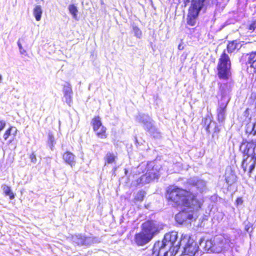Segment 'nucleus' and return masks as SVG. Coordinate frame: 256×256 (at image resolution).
<instances>
[{"label": "nucleus", "instance_id": "f257e3e1", "mask_svg": "<svg viewBox=\"0 0 256 256\" xmlns=\"http://www.w3.org/2000/svg\"><path fill=\"white\" fill-rule=\"evenodd\" d=\"M164 198L168 204L174 208L185 206L198 211L202 206V202L198 200L192 192L175 185L166 188Z\"/></svg>", "mask_w": 256, "mask_h": 256}, {"label": "nucleus", "instance_id": "f03ea898", "mask_svg": "<svg viewBox=\"0 0 256 256\" xmlns=\"http://www.w3.org/2000/svg\"><path fill=\"white\" fill-rule=\"evenodd\" d=\"M140 227V232L134 235V242L138 246L148 244L159 232V224L153 220H146Z\"/></svg>", "mask_w": 256, "mask_h": 256}, {"label": "nucleus", "instance_id": "7ed1b4c3", "mask_svg": "<svg viewBox=\"0 0 256 256\" xmlns=\"http://www.w3.org/2000/svg\"><path fill=\"white\" fill-rule=\"evenodd\" d=\"M231 240L224 234L215 236L212 238L207 240L205 242V249L211 252L220 253L226 250L230 246Z\"/></svg>", "mask_w": 256, "mask_h": 256}, {"label": "nucleus", "instance_id": "20e7f679", "mask_svg": "<svg viewBox=\"0 0 256 256\" xmlns=\"http://www.w3.org/2000/svg\"><path fill=\"white\" fill-rule=\"evenodd\" d=\"M191 2L187 16V24L194 26L197 18L201 10L205 12L208 6L212 3V0H188Z\"/></svg>", "mask_w": 256, "mask_h": 256}, {"label": "nucleus", "instance_id": "39448f33", "mask_svg": "<svg viewBox=\"0 0 256 256\" xmlns=\"http://www.w3.org/2000/svg\"><path fill=\"white\" fill-rule=\"evenodd\" d=\"M231 62L228 56L224 51L218 60L217 66L220 78L227 80L230 74Z\"/></svg>", "mask_w": 256, "mask_h": 256}, {"label": "nucleus", "instance_id": "423d86ee", "mask_svg": "<svg viewBox=\"0 0 256 256\" xmlns=\"http://www.w3.org/2000/svg\"><path fill=\"white\" fill-rule=\"evenodd\" d=\"M240 149L242 150L244 155L247 156L246 158L243 160L242 166L246 162L249 158H250V160H256V140H252L250 142L244 140Z\"/></svg>", "mask_w": 256, "mask_h": 256}, {"label": "nucleus", "instance_id": "0eeeda50", "mask_svg": "<svg viewBox=\"0 0 256 256\" xmlns=\"http://www.w3.org/2000/svg\"><path fill=\"white\" fill-rule=\"evenodd\" d=\"M72 244L75 246H88L98 243V240L94 236H86L82 234H78L72 237Z\"/></svg>", "mask_w": 256, "mask_h": 256}, {"label": "nucleus", "instance_id": "6e6552de", "mask_svg": "<svg viewBox=\"0 0 256 256\" xmlns=\"http://www.w3.org/2000/svg\"><path fill=\"white\" fill-rule=\"evenodd\" d=\"M92 124L94 132L96 136L101 138H104L106 137V128L102 126L100 116H96L92 120Z\"/></svg>", "mask_w": 256, "mask_h": 256}, {"label": "nucleus", "instance_id": "1a4fd4ad", "mask_svg": "<svg viewBox=\"0 0 256 256\" xmlns=\"http://www.w3.org/2000/svg\"><path fill=\"white\" fill-rule=\"evenodd\" d=\"M62 92L64 101L70 106L72 104L73 92L72 85L69 82H66L63 85Z\"/></svg>", "mask_w": 256, "mask_h": 256}, {"label": "nucleus", "instance_id": "9d476101", "mask_svg": "<svg viewBox=\"0 0 256 256\" xmlns=\"http://www.w3.org/2000/svg\"><path fill=\"white\" fill-rule=\"evenodd\" d=\"M193 214L192 212L182 210L176 215V220L178 224H183L188 220H190L193 218Z\"/></svg>", "mask_w": 256, "mask_h": 256}, {"label": "nucleus", "instance_id": "9b49d317", "mask_svg": "<svg viewBox=\"0 0 256 256\" xmlns=\"http://www.w3.org/2000/svg\"><path fill=\"white\" fill-rule=\"evenodd\" d=\"M228 103V101L226 102H220L216 110L217 120L220 123H223L224 122Z\"/></svg>", "mask_w": 256, "mask_h": 256}, {"label": "nucleus", "instance_id": "f8f14e48", "mask_svg": "<svg viewBox=\"0 0 256 256\" xmlns=\"http://www.w3.org/2000/svg\"><path fill=\"white\" fill-rule=\"evenodd\" d=\"M18 132L17 128L14 126H11L8 129L4 134V140H7L8 138H10L9 142H12L15 138Z\"/></svg>", "mask_w": 256, "mask_h": 256}, {"label": "nucleus", "instance_id": "ddd939ff", "mask_svg": "<svg viewBox=\"0 0 256 256\" xmlns=\"http://www.w3.org/2000/svg\"><path fill=\"white\" fill-rule=\"evenodd\" d=\"M146 168V172L142 176H158L156 174L157 169L154 168V162H148Z\"/></svg>", "mask_w": 256, "mask_h": 256}, {"label": "nucleus", "instance_id": "4468645a", "mask_svg": "<svg viewBox=\"0 0 256 256\" xmlns=\"http://www.w3.org/2000/svg\"><path fill=\"white\" fill-rule=\"evenodd\" d=\"M190 185L195 186L197 190L200 193L202 192L206 189V182L202 180H197L192 182Z\"/></svg>", "mask_w": 256, "mask_h": 256}, {"label": "nucleus", "instance_id": "2eb2a0df", "mask_svg": "<svg viewBox=\"0 0 256 256\" xmlns=\"http://www.w3.org/2000/svg\"><path fill=\"white\" fill-rule=\"evenodd\" d=\"M146 193L144 190H139L135 194L132 200V202L134 204H136L138 202H142L144 200V198L146 196Z\"/></svg>", "mask_w": 256, "mask_h": 256}, {"label": "nucleus", "instance_id": "dca6fc26", "mask_svg": "<svg viewBox=\"0 0 256 256\" xmlns=\"http://www.w3.org/2000/svg\"><path fill=\"white\" fill-rule=\"evenodd\" d=\"M150 118L148 114L140 113L136 116V122L141 123L143 126L148 120H150Z\"/></svg>", "mask_w": 256, "mask_h": 256}, {"label": "nucleus", "instance_id": "f3484780", "mask_svg": "<svg viewBox=\"0 0 256 256\" xmlns=\"http://www.w3.org/2000/svg\"><path fill=\"white\" fill-rule=\"evenodd\" d=\"M213 121L209 116H207L202 120V124L206 127V130L208 132H210V129L212 127Z\"/></svg>", "mask_w": 256, "mask_h": 256}, {"label": "nucleus", "instance_id": "a211bd4d", "mask_svg": "<svg viewBox=\"0 0 256 256\" xmlns=\"http://www.w3.org/2000/svg\"><path fill=\"white\" fill-rule=\"evenodd\" d=\"M63 159L67 164L71 166L74 163V156L70 152H65L63 154Z\"/></svg>", "mask_w": 256, "mask_h": 256}, {"label": "nucleus", "instance_id": "6ab92c4d", "mask_svg": "<svg viewBox=\"0 0 256 256\" xmlns=\"http://www.w3.org/2000/svg\"><path fill=\"white\" fill-rule=\"evenodd\" d=\"M116 156L111 152H108L104 157L105 166L108 164H114Z\"/></svg>", "mask_w": 256, "mask_h": 256}, {"label": "nucleus", "instance_id": "aec40b11", "mask_svg": "<svg viewBox=\"0 0 256 256\" xmlns=\"http://www.w3.org/2000/svg\"><path fill=\"white\" fill-rule=\"evenodd\" d=\"M2 190L4 195L8 196L10 200H13L15 198V194L12 191L10 186L4 185Z\"/></svg>", "mask_w": 256, "mask_h": 256}, {"label": "nucleus", "instance_id": "412c9836", "mask_svg": "<svg viewBox=\"0 0 256 256\" xmlns=\"http://www.w3.org/2000/svg\"><path fill=\"white\" fill-rule=\"evenodd\" d=\"M42 12L41 6H36L34 9L33 14L37 21L40 20Z\"/></svg>", "mask_w": 256, "mask_h": 256}, {"label": "nucleus", "instance_id": "4be33fe9", "mask_svg": "<svg viewBox=\"0 0 256 256\" xmlns=\"http://www.w3.org/2000/svg\"><path fill=\"white\" fill-rule=\"evenodd\" d=\"M239 45L240 44L238 43L236 40L229 42L227 46V50L228 52L232 53L236 49H238Z\"/></svg>", "mask_w": 256, "mask_h": 256}, {"label": "nucleus", "instance_id": "5701e85b", "mask_svg": "<svg viewBox=\"0 0 256 256\" xmlns=\"http://www.w3.org/2000/svg\"><path fill=\"white\" fill-rule=\"evenodd\" d=\"M256 128V122H249L246 126V132L249 134L254 136V128Z\"/></svg>", "mask_w": 256, "mask_h": 256}, {"label": "nucleus", "instance_id": "b1692460", "mask_svg": "<svg viewBox=\"0 0 256 256\" xmlns=\"http://www.w3.org/2000/svg\"><path fill=\"white\" fill-rule=\"evenodd\" d=\"M68 10L70 14L72 16V18L76 20H78V8L74 4H70L68 7Z\"/></svg>", "mask_w": 256, "mask_h": 256}, {"label": "nucleus", "instance_id": "393cba45", "mask_svg": "<svg viewBox=\"0 0 256 256\" xmlns=\"http://www.w3.org/2000/svg\"><path fill=\"white\" fill-rule=\"evenodd\" d=\"M142 126L144 130L148 132L152 131V130H154V127L155 126L154 122L150 118V120H148Z\"/></svg>", "mask_w": 256, "mask_h": 256}, {"label": "nucleus", "instance_id": "a878e982", "mask_svg": "<svg viewBox=\"0 0 256 256\" xmlns=\"http://www.w3.org/2000/svg\"><path fill=\"white\" fill-rule=\"evenodd\" d=\"M54 144L55 140L54 136L52 133L49 132L48 134V145L51 150H52Z\"/></svg>", "mask_w": 256, "mask_h": 256}, {"label": "nucleus", "instance_id": "bb28decb", "mask_svg": "<svg viewBox=\"0 0 256 256\" xmlns=\"http://www.w3.org/2000/svg\"><path fill=\"white\" fill-rule=\"evenodd\" d=\"M149 134L155 138H160L161 137V133L160 130L156 127H154V130L150 131Z\"/></svg>", "mask_w": 256, "mask_h": 256}, {"label": "nucleus", "instance_id": "cd10ccee", "mask_svg": "<svg viewBox=\"0 0 256 256\" xmlns=\"http://www.w3.org/2000/svg\"><path fill=\"white\" fill-rule=\"evenodd\" d=\"M132 32L135 36L138 38H140L142 35L141 30L135 25H132Z\"/></svg>", "mask_w": 256, "mask_h": 256}, {"label": "nucleus", "instance_id": "c85d7f7f", "mask_svg": "<svg viewBox=\"0 0 256 256\" xmlns=\"http://www.w3.org/2000/svg\"><path fill=\"white\" fill-rule=\"evenodd\" d=\"M236 172L230 166H228L226 168L225 176H234Z\"/></svg>", "mask_w": 256, "mask_h": 256}, {"label": "nucleus", "instance_id": "c756f323", "mask_svg": "<svg viewBox=\"0 0 256 256\" xmlns=\"http://www.w3.org/2000/svg\"><path fill=\"white\" fill-rule=\"evenodd\" d=\"M17 44H18V48H19V50H20V53L21 54H26V50H24L23 48H22V44H20V40H19L18 41Z\"/></svg>", "mask_w": 256, "mask_h": 256}, {"label": "nucleus", "instance_id": "7c9ffc66", "mask_svg": "<svg viewBox=\"0 0 256 256\" xmlns=\"http://www.w3.org/2000/svg\"><path fill=\"white\" fill-rule=\"evenodd\" d=\"M212 126L214 127V134H212V136L214 137L215 135V134L218 133L220 132V128L216 125V124L215 122H213Z\"/></svg>", "mask_w": 256, "mask_h": 256}, {"label": "nucleus", "instance_id": "2f4dec72", "mask_svg": "<svg viewBox=\"0 0 256 256\" xmlns=\"http://www.w3.org/2000/svg\"><path fill=\"white\" fill-rule=\"evenodd\" d=\"M243 200L242 197H238L236 198L235 201V204L236 206L241 205L243 203Z\"/></svg>", "mask_w": 256, "mask_h": 256}, {"label": "nucleus", "instance_id": "473e14b6", "mask_svg": "<svg viewBox=\"0 0 256 256\" xmlns=\"http://www.w3.org/2000/svg\"><path fill=\"white\" fill-rule=\"evenodd\" d=\"M30 158L32 163L35 164L36 162V154L34 153H32L30 156Z\"/></svg>", "mask_w": 256, "mask_h": 256}, {"label": "nucleus", "instance_id": "72a5a7b5", "mask_svg": "<svg viewBox=\"0 0 256 256\" xmlns=\"http://www.w3.org/2000/svg\"><path fill=\"white\" fill-rule=\"evenodd\" d=\"M249 30L254 31L256 30V22L252 23L249 26Z\"/></svg>", "mask_w": 256, "mask_h": 256}, {"label": "nucleus", "instance_id": "f704fd0d", "mask_svg": "<svg viewBox=\"0 0 256 256\" xmlns=\"http://www.w3.org/2000/svg\"><path fill=\"white\" fill-rule=\"evenodd\" d=\"M6 123L4 120H0V131L2 130L5 127Z\"/></svg>", "mask_w": 256, "mask_h": 256}, {"label": "nucleus", "instance_id": "c9c22d12", "mask_svg": "<svg viewBox=\"0 0 256 256\" xmlns=\"http://www.w3.org/2000/svg\"><path fill=\"white\" fill-rule=\"evenodd\" d=\"M116 168L115 167L113 168V173L112 174L116 175V174L115 173V171L116 170Z\"/></svg>", "mask_w": 256, "mask_h": 256}, {"label": "nucleus", "instance_id": "e433bc0d", "mask_svg": "<svg viewBox=\"0 0 256 256\" xmlns=\"http://www.w3.org/2000/svg\"><path fill=\"white\" fill-rule=\"evenodd\" d=\"M2 76L0 74V84L2 82Z\"/></svg>", "mask_w": 256, "mask_h": 256}, {"label": "nucleus", "instance_id": "4c0bfd02", "mask_svg": "<svg viewBox=\"0 0 256 256\" xmlns=\"http://www.w3.org/2000/svg\"><path fill=\"white\" fill-rule=\"evenodd\" d=\"M254 136H256V130L254 129Z\"/></svg>", "mask_w": 256, "mask_h": 256}, {"label": "nucleus", "instance_id": "58836bf2", "mask_svg": "<svg viewBox=\"0 0 256 256\" xmlns=\"http://www.w3.org/2000/svg\"><path fill=\"white\" fill-rule=\"evenodd\" d=\"M253 166L252 164H251L250 166V170H252V168Z\"/></svg>", "mask_w": 256, "mask_h": 256}, {"label": "nucleus", "instance_id": "ea45409f", "mask_svg": "<svg viewBox=\"0 0 256 256\" xmlns=\"http://www.w3.org/2000/svg\"><path fill=\"white\" fill-rule=\"evenodd\" d=\"M178 48L179 50H181V48H180L181 46H180V44L178 46Z\"/></svg>", "mask_w": 256, "mask_h": 256}, {"label": "nucleus", "instance_id": "a19ab883", "mask_svg": "<svg viewBox=\"0 0 256 256\" xmlns=\"http://www.w3.org/2000/svg\"><path fill=\"white\" fill-rule=\"evenodd\" d=\"M177 246H178V247L176 248V251H177L180 248V246L178 244Z\"/></svg>", "mask_w": 256, "mask_h": 256}, {"label": "nucleus", "instance_id": "79ce46f5", "mask_svg": "<svg viewBox=\"0 0 256 256\" xmlns=\"http://www.w3.org/2000/svg\"><path fill=\"white\" fill-rule=\"evenodd\" d=\"M125 174H127V170H125Z\"/></svg>", "mask_w": 256, "mask_h": 256}, {"label": "nucleus", "instance_id": "37998d69", "mask_svg": "<svg viewBox=\"0 0 256 256\" xmlns=\"http://www.w3.org/2000/svg\"><path fill=\"white\" fill-rule=\"evenodd\" d=\"M136 142H138V140L136 138Z\"/></svg>", "mask_w": 256, "mask_h": 256}]
</instances>
